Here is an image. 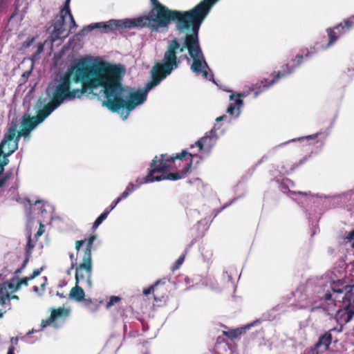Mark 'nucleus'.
<instances>
[{"label": "nucleus", "mask_w": 354, "mask_h": 354, "mask_svg": "<svg viewBox=\"0 0 354 354\" xmlns=\"http://www.w3.org/2000/svg\"><path fill=\"white\" fill-rule=\"evenodd\" d=\"M222 338L221 337H218L217 338L216 344H218L221 343Z\"/></svg>", "instance_id": "37998d69"}, {"label": "nucleus", "mask_w": 354, "mask_h": 354, "mask_svg": "<svg viewBox=\"0 0 354 354\" xmlns=\"http://www.w3.org/2000/svg\"><path fill=\"white\" fill-rule=\"evenodd\" d=\"M41 270H42V268L36 269V270H33L32 275L29 277L30 278V279L32 280V279H35V277H37V276H39L40 274Z\"/></svg>", "instance_id": "2f4dec72"}, {"label": "nucleus", "mask_w": 354, "mask_h": 354, "mask_svg": "<svg viewBox=\"0 0 354 354\" xmlns=\"http://www.w3.org/2000/svg\"><path fill=\"white\" fill-rule=\"evenodd\" d=\"M51 113H50L44 106L37 111L36 116H30L29 115L24 114L22 117L21 126L22 129L20 131L17 130L18 124L16 121H12L10 126L5 133H7L10 128L15 127L16 132L13 139V145L8 149V152L4 153V157L8 156L14 153L18 149V143L21 136L27 137L39 123L42 122L46 118H47Z\"/></svg>", "instance_id": "39448f33"}, {"label": "nucleus", "mask_w": 354, "mask_h": 354, "mask_svg": "<svg viewBox=\"0 0 354 354\" xmlns=\"http://www.w3.org/2000/svg\"><path fill=\"white\" fill-rule=\"evenodd\" d=\"M0 304L3 305V299L2 298V295H0Z\"/></svg>", "instance_id": "79ce46f5"}, {"label": "nucleus", "mask_w": 354, "mask_h": 354, "mask_svg": "<svg viewBox=\"0 0 354 354\" xmlns=\"http://www.w3.org/2000/svg\"><path fill=\"white\" fill-rule=\"evenodd\" d=\"M44 225L42 223H40V226H39V228L38 230V231L37 232V233L35 234V238L37 239L38 237H39L40 236H41L44 232Z\"/></svg>", "instance_id": "7c9ffc66"}, {"label": "nucleus", "mask_w": 354, "mask_h": 354, "mask_svg": "<svg viewBox=\"0 0 354 354\" xmlns=\"http://www.w3.org/2000/svg\"><path fill=\"white\" fill-rule=\"evenodd\" d=\"M37 203H40V201H35V204H37Z\"/></svg>", "instance_id": "de8ad7c7"}, {"label": "nucleus", "mask_w": 354, "mask_h": 354, "mask_svg": "<svg viewBox=\"0 0 354 354\" xmlns=\"http://www.w3.org/2000/svg\"><path fill=\"white\" fill-rule=\"evenodd\" d=\"M178 48L179 45L176 40L170 41L162 62L156 64L152 68L151 80L146 84L145 91H131L128 95H124L126 89L122 84V67L102 62L100 87L102 88L106 98L102 101V105L113 113L126 109L127 112L124 119H127L130 111L145 102L147 92L178 68L180 62L177 57Z\"/></svg>", "instance_id": "f03ea898"}, {"label": "nucleus", "mask_w": 354, "mask_h": 354, "mask_svg": "<svg viewBox=\"0 0 354 354\" xmlns=\"http://www.w3.org/2000/svg\"><path fill=\"white\" fill-rule=\"evenodd\" d=\"M70 1L71 0H66L64 7L60 10L59 15L55 17V22L53 23V30L52 32V37L54 41L68 35L67 33L64 34L66 30L65 22L66 17H68L70 19V30L77 27L75 21L70 10Z\"/></svg>", "instance_id": "0eeeda50"}, {"label": "nucleus", "mask_w": 354, "mask_h": 354, "mask_svg": "<svg viewBox=\"0 0 354 354\" xmlns=\"http://www.w3.org/2000/svg\"><path fill=\"white\" fill-rule=\"evenodd\" d=\"M110 213V210L105 209L95 221L93 224L92 229L95 230L98 226L107 218Z\"/></svg>", "instance_id": "412c9836"}, {"label": "nucleus", "mask_w": 354, "mask_h": 354, "mask_svg": "<svg viewBox=\"0 0 354 354\" xmlns=\"http://www.w3.org/2000/svg\"><path fill=\"white\" fill-rule=\"evenodd\" d=\"M346 238L350 240H353L352 248H354V230L349 232Z\"/></svg>", "instance_id": "72a5a7b5"}, {"label": "nucleus", "mask_w": 354, "mask_h": 354, "mask_svg": "<svg viewBox=\"0 0 354 354\" xmlns=\"http://www.w3.org/2000/svg\"><path fill=\"white\" fill-rule=\"evenodd\" d=\"M15 347L14 346H10L9 348H8V353L7 354H15Z\"/></svg>", "instance_id": "e433bc0d"}, {"label": "nucleus", "mask_w": 354, "mask_h": 354, "mask_svg": "<svg viewBox=\"0 0 354 354\" xmlns=\"http://www.w3.org/2000/svg\"><path fill=\"white\" fill-rule=\"evenodd\" d=\"M145 354H149V353H145Z\"/></svg>", "instance_id": "09e8293b"}, {"label": "nucleus", "mask_w": 354, "mask_h": 354, "mask_svg": "<svg viewBox=\"0 0 354 354\" xmlns=\"http://www.w3.org/2000/svg\"><path fill=\"white\" fill-rule=\"evenodd\" d=\"M140 186V185H138V183H137V185H134L133 183H129L125 190L121 194L120 196H118L111 203L109 208H107L106 209L110 210V212L112 211L121 201L128 197Z\"/></svg>", "instance_id": "f3484780"}, {"label": "nucleus", "mask_w": 354, "mask_h": 354, "mask_svg": "<svg viewBox=\"0 0 354 354\" xmlns=\"http://www.w3.org/2000/svg\"><path fill=\"white\" fill-rule=\"evenodd\" d=\"M6 313V311L3 312L1 310H0V318H1L3 316V314Z\"/></svg>", "instance_id": "c03bdc74"}, {"label": "nucleus", "mask_w": 354, "mask_h": 354, "mask_svg": "<svg viewBox=\"0 0 354 354\" xmlns=\"http://www.w3.org/2000/svg\"><path fill=\"white\" fill-rule=\"evenodd\" d=\"M339 303L335 319L338 324L343 326L354 317V295L352 292H346Z\"/></svg>", "instance_id": "6e6552de"}, {"label": "nucleus", "mask_w": 354, "mask_h": 354, "mask_svg": "<svg viewBox=\"0 0 354 354\" xmlns=\"http://www.w3.org/2000/svg\"><path fill=\"white\" fill-rule=\"evenodd\" d=\"M2 287H6V289L11 290L12 292L17 291L19 288H15L16 287V281H12V279L10 280V281L6 282L3 284V286H1Z\"/></svg>", "instance_id": "b1692460"}, {"label": "nucleus", "mask_w": 354, "mask_h": 354, "mask_svg": "<svg viewBox=\"0 0 354 354\" xmlns=\"http://www.w3.org/2000/svg\"><path fill=\"white\" fill-rule=\"evenodd\" d=\"M84 296L85 293L84 290L77 283L75 287L72 288L69 293L70 298L76 301H82L84 299Z\"/></svg>", "instance_id": "6ab92c4d"}, {"label": "nucleus", "mask_w": 354, "mask_h": 354, "mask_svg": "<svg viewBox=\"0 0 354 354\" xmlns=\"http://www.w3.org/2000/svg\"><path fill=\"white\" fill-rule=\"evenodd\" d=\"M121 300V298L118 296H111L110 297L109 301L107 302L106 307V308H109L111 306L115 305L116 303L119 302Z\"/></svg>", "instance_id": "a878e982"}, {"label": "nucleus", "mask_w": 354, "mask_h": 354, "mask_svg": "<svg viewBox=\"0 0 354 354\" xmlns=\"http://www.w3.org/2000/svg\"><path fill=\"white\" fill-rule=\"evenodd\" d=\"M22 269H23V268H19V269H17V270L15 272V274H19V273H21V270H22Z\"/></svg>", "instance_id": "a19ab883"}, {"label": "nucleus", "mask_w": 354, "mask_h": 354, "mask_svg": "<svg viewBox=\"0 0 354 354\" xmlns=\"http://www.w3.org/2000/svg\"><path fill=\"white\" fill-rule=\"evenodd\" d=\"M243 333L242 328H236L230 330L228 331L223 330V334L224 336L227 337L228 338L233 339L239 337Z\"/></svg>", "instance_id": "aec40b11"}, {"label": "nucleus", "mask_w": 354, "mask_h": 354, "mask_svg": "<svg viewBox=\"0 0 354 354\" xmlns=\"http://www.w3.org/2000/svg\"><path fill=\"white\" fill-rule=\"evenodd\" d=\"M210 133L212 134L211 136L206 135L196 142L195 145L199 148L200 151L203 150L205 146L210 149L214 144L216 138L213 136V131H211Z\"/></svg>", "instance_id": "a211bd4d"}, {"label": "nucleus", "mask_w": 354, "mask_h": 354, "mask_svg": "<svg viewBox=\"0 0 354 354\" xmlns=\"http://www.w3.org/2000/svg\"><path fill=\"white\" fill-rule=\"evenodd\" d=\"M35 248V245L32 242L31 236H28V243L26 247V254H30L31 255L32 250Z\"/></svg>", "instance_id": "bb28decb"}, {"label": "nucleus", "mask_w": 354, "mask_h": 354, "mask_svg": "<svg viewBox=\"0 0 354 354\" xmlns=\"http://www.w3.org/2000/svg\"><path fill=\"white\" fill-rule=\"evenodd\" d=\"M167 292L168 290L165 286V282L161 280L157 281L154 284L147 288H145L142 291L145 295L152 294L153 301L156 304L158 302H166Z\"/></svg>", "instance_id": "9b49d317"}, {"label": "nucleus", "mask_w": 354, "mask_h": 354, "mask_svg": "<svg viewBox=\"0 0 354 354\" xmlns=\"http://www.w3.org/2000/svg\"><path fill=\"white\" fill-rule=\"evenodd\" d=\"M84 301V304L86 306L89 307L91 304H93V301L91 299H84L82 301Z\"/></svg>", "instance_id": "c9c22d12"}, {"label": "nucleus", "mask_w": 354, "mask_h": 354, "mask_svg": "<svg viewBox=\"0 0 354 354\" xmlns=\"http://www.w3.org/2000/svg\"><path fill=\"white\" fill-rule=\"evenodd\" d=\"M335 330L334 328L322 335L317 343L310 348V354H323L327 351L332 343V332Z\"/></svg>", "instance_id": "ddd939ff"}, {"label": "nucleus", "mask_w": 354, "mask_h": 354, "mask_svg": "<svg viewBox=\"0 0 354 354\" xmlns=\"http://www.w3.org/2000/svg\"><path fill=\"white\" fill-rule=\"evenodd\" d=\"M30 278L29 277H26L22 279H19L17 277H13L12 281H16V287L17 288H19L21 285L28 286V281H30Z\"/></svg>", "instance_id": "5701e85b"}, {"label": "nucleus", "mask_w": 354, "mask_h": 354, "mask_svg": "<svg viewBox=\"0 0 354 354\" xmlns=\"http://www.w3.org/2000/svg\"><path fill=\"white\" fill-rule=\"evenodd\" d=\"M9 160L8 159L5 158L3 162H0V175L3 172V167L8 165Z\"/></svg>", "instance_id": "473e14b6"}, {"label": "nucleus", "mask_w": 354, "mask_h": 354, "mask_svg": "<svg viewBox=\"0 0 354 354\" xmlns=\"http://www.w3.org/2000/svg\"><path fill=\"white\" fill-rule=\"evenodd\" d=\"M245 94L239 93L236 95L234 94H232L230 96V100L234 101V102L230 103L227 109V112L231 115H236V116H239L240 113V109L243 105L242 97H245Z\"/></svg>", "instance_id": "2eb2a0df"}, {"label": "nucleus", "mask_w": 354, "mask_h": 354, "mask_svg": "<svg viewBox=\"0 0 354 354\" xmlns=\"http://www.w3.org/2000/svg\"><path fill=\"white\" fill-rule=\"evenodd\" d=\"M35 41V37L28 38L24 43L22 46L24 48H29Z\"/></svg>", "instance_id": "cd10ccee"}, {"label": "nucleus", "mask_w": 354, "mask_h": 354, "mask_svg": "<svg viewBox=\"0 0 354 354\" xmlns=\"http://www.w3.org/2000/svg\"><path fill=\"white\" fill-rule=\"evenodd\" d=\"M172 167L174 169H177L178 167H185V165L180 160H175V162H172Z\"/></svg>", "instance_id": "c85d7f7f"}, {"label": "nucleus", "mask_w": 354, "mask_h": 354, "mask_svg": "<svg viewBox=\"0 0 354 354\" xmlns=\"http://www.w3.org/2000/svg\"><path fill=\"white\" fill-rule=\"evenodd\" d=\"M194 156L186 150L169 157L167 153L156 156L150 163L147 175L138 178L136 183L141 185L162 180H177L184 178L191 171Z\"/></svg>", "instance_id": "20e7f679"}, {"label": "nucleus", "mask_w": 354, "mask_h": 354, "mask_svg": "<svg viewBox=\"0 0 354 354\" xmlns=\"http://www.w3.org/2000/svg\"><path fill=\"white\" fill-rule=\"evenodd\" d=\"M4 290H6V287H0V295H2L3 299V305L6 304V301H10L11 299H18L19 297L17 295H10L9 293H4Z\"/></svg>", "instance_id": "4be33fe9"}, {"label": "nucleus", "mask_w": 354, "mask_h": 354, "mask_svg": "<svg viewBox=\"0 0 354 354\" xmlns=\"http://www.w3.org/2000/svg\"><path fill=\"white\" fill-rule=\"evenodd\" d=\"M36 50L32 53V59H37L40 53L44 50V44L38 43L36 46Z\"/></svg>", "instance_id": "393cba45"}, {"label": "nucleus", "mask_w": 354, "mask_h": 354, "mask_svg": "<svg viewBox=\"0 0 354 354\" xmlns=\"http://www.w3.org/2000/svg\"><path fill=\"white\" fill-rule=\"evenodd\" d=\"M34 290H35V291H37V290H38L37 287V286H35V287H34Z\"/></svg>", "instance_id": "a18cd8bd"}, {"label": "nucleus", "mask_w": 354, "mask_h": 354, "mask_svg": "<svg viewBox=\"0 0 354 354\" xmlns=\"http://www.w3.org/2000/svg\"><path fill=\"white\" fill-rule=\"evenodd\" d=\"M150 1L153 8L148 15L136 19H111L107 22L91 24L86 28L89 31L94 28H100L107 32L117 29L147 27L152 32H158L160 28H167L171 22H175L176 30L180 32L191 30V33L185 35L183 46L177 38L171 41H177L179 45L178 51L180 53H183L185 49L188 50L189 56L193 59L192 71L197 75L201 73L207 79L209 73L206 68H209V66L200 46L199 30L202 23L218 0H203L187 11L171 10L160 3L158 0Z\"/></svg>", "instance_id": "f257e3e1"}, {"label": "nucleus", "mask_w": 354, "mask_h": 354, "mask_svg": "<svg viewBox=\"0 0 354 354\" xmlns=\"http://www.w3.org/2000/svg\"><path fill=\"white\" fill-rule=\"evenodd\" d=\"M96 239H97V235L93 234V235L90 236L89 238L87 239L76 241H75L76 250L79 251L80 249V247L84 243H86V248L83 250V252H84L83 257L92 259V256H91L92 247H93V242L96 240Z\"/></svg>", "instance_id": "dca6fc26"}, {"label": "nucleus", "mask_w": 354, "mask_h": 354, "mask_svg": "<svg viewBox=\"0 0 354 354\" xmlns=\"http://www.w3.org/2000/svg\"><path fill=\"white\" fill-rule=\"evenodd\" d=\"M337 283H333L331 290H327L323 296L320 298L321 307L330 315L331 312L335 310L336 306V301L338 299L337 296H333L334 294H342L343 293L342 288H337Z\"/></svg>", "instance_id": "9d476101"}, {"label": "nucleus", "mask_w": 354, "mask_h": 354, "mask_svg": "<svg viewBox=\"0 0 354 354\" xmlns=\"http://www.w3.org/2000/svg\"><path fill=\"white\" fill-rule=\"evenodd\" d=\"M11 342H12V343L17 344V342H18V338L17 337H12L11 338Z\"/></svg>", "instance_id": "58836bf2"}, {"label": "nucleus", "mask_w": 354, "mask_h": 354, "mask_svg": "<svg viewBox=\"0 0 354 354\" xmlns=\"http://www.w3.org/2000/svg\"><path fill=\"white\" fill-rule=\"evenodd\" d=\"M313 51L308 52L304 55H297L295 59H292V62L293 63L292 66H290L288 64H285L283 66V70L274 72L272 75H274L273 78L271 80H268L267 79H264L261 82V85L258 86L256 88L255 91V96L258 95L259 93L263 92V91L268 89L270 86L276 83L279 79L286 77L291 73H292L295 68L300 66L304 59H308L310 57L311 55L315 53V48H313Z\"/></svg>", "instance_id": "423d86ee"}, {"label": "nucleus", "mask_w": 354, "mask_h": 354, "mask_svg": "<svg viewBox=\"0 0 354 354\" xmlns=\"http://www.w3.org/2000/svg\"><path fill=\"white\" fill-rule=\"evenodd\" d=\"M225 117V115L220 116V117H218V118H217L216 119V122H220V121L223 120V118H224Z\"/></svg>", "instance_id": "ea45409f"}, {"label": "nucleus", "mask_w": 354, "mask_h": 354, "mask_svg": "<svg viewBox=\"0 0 354 354\" xmlns=\"http://www.w3.org/2000/svg\"><path fill=\"white\" fill-rule=\"evenodd\" d=\"M102 66V62L89 64L85 60H79L58 80L48 85L46 94L50 102L44 106L52 113L66 101L83 95L90 99L98 97L93 90L100 86Z\"/></svg>", "instance_id": "7ed1b4c3"}, {"label": "nucleus", "mask_w": 354, "mask_h": 354, "mask_svg": "<svg viewBox=\"0 0 354 354\" xmlns=\"http://www.w3.org/2000/svg\"><path fill=\"white\" fill-rule=\"evenodd\" d=\"M354 28V15L343 20L342 22L335 25L333 28H327L326 32L329 40L326 48L333 46L338 37L344 35Z\"/></svg>", "instance_id": "1a4fd4ad"}, {"label": "nucleus", "mask_w": 354, "mask_h": 354, "mask_svg": "<svg viewBox=\"0 0 354 354\" xmlns=\"http://www.w3.org/2000/svg\"><path fill=\"white\" fill-rule=\"evenodd\" d=\"M184 260H185V255H182V256L179 257V258L176 261L175 268H174L175 269L178 268L182 265V263H183Z\"/></svg>", "instance_id": "c756f323"}, {"label": "nucleus", "mask_w": 354, "mask_h": 354, "mask_svg": "<svg viewBox=\"0 0 354 354\" xmlns=\"http://www.w3.org/2000/svg\"><path fill=\"white\" fill-rule=\"evenodd\" d=\"M92 269V259L82 257V262L76 268V283L78 284L81 281H85L91 285Z\"/></svg>", "instance_id": "f8f14e48"}, {"label": "nucleus", "mask_w": 354, "mask_h": 354, "mask_svg": "<svg viewBox=\"0 0 354 354\" xmlns=\"http://www.w3.org/2000/svg\"><path fill=\"white\" fill-rule=\"evenodd\" d=\"M69 315V310L64 308L63 307H59L56 309H53L51 310L50 316L46 319H42L41 322V328L37 330H32L27 333V335H30L35 332H37L39 330H42L44 328L50 326L51 324L54 323L56 320L59 319H65Z\"/></svg>", "instance_id": "4468645a"}, {"label": "nucleus", "mask_w": 354, "mask_h": 354, "mask_svg": "<svg viewBox=\"0 0 354 354\" xmlns=\"http://www.w3.org/2000/svg\"><path fill=\"white\" fill-rule=\"evenodd\" d=\"M305 354H310V349L308 351V352Z\"/></svg>", "instance_id": "49530a36"}, {"label": "nucleus", "mask_w": 354, "mask_h": 354, "mask_svg": "<svg viewBox=\"0 0 354 354\" xmlns=\"http://www.w3.org/2000/svg\"><path fill=\"white\" fill-rule=\"evenodd\" d=\"M31 255L30 254H26V258L23 262V264L21 266V268H24L27 264V263L28 262L30 258Z\"/></svg>", "instance_id": "f704fd0d"}, {"label": "nucleus", "mask_w": 354, "mask_h": 354, "mask_svg": "<svg viewBox=\"0 0 354 354\" xmlns=\"http://www.w3.org/2000/svg\"><path fill=\"white\" fill-rule=\"evenodd\" d=\"M293 194H299V195H304V196L307 195V194L306 192H294Z\"/></svg>", "instance_id": "4c0bfd02"}]
</instances>
